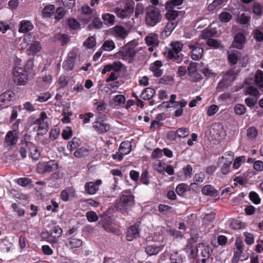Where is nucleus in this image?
Listing matches in <instances>:
<instances>
[{"mask_svg":"<svg viewBox=\"0 0 263 263\" xmlns=\"http://www.w3.org/2000/svg\"><path fill=\"white\" fill-rule=\"evenodd\" d=\"M33 61L28 60L22 68L20 66H15L13 68V81L19 85H24L29 77L33 75Z\"/></svg>","mask_w":263,"mask_h":263,"instance_id":"nucleus-1","label":"nucleus"},{"mask_svg":"<svg viewBox=\"0 0 263 263\" xmlns=\"http://www.w3.org/2000/svg\"><path fill=\"white\" fill-rule=\"evenodd\" d=\"M134 197L128 191H124L122 193L119 199L115 203V208L119 211L124 213L134 204Z\"/></svg>","mask_w":263,"mask_h":263,"instance_id":"nucleus-2","label":"nucleus"},{"mask_svg":"<svg viewBox=\"0 0 263 263\" xmlns=\"http://www.w3.org/2000/svg\"><path fill=\"white\" fill-rule=\"evenodd\" d=\"M162 19L160 10L154 6H149L145 10V22L147 26L154 27Z\"/></svg>","mask_w":263,"mask_h":263,"instance_id":"nucleus-3","label":"nucleus"},{"mask_svg":"<svg viewBox=\"0 0 263 263\" xmlns=\"http://www.w3.org/2000/svg\"><path fill=\"white\" fill-rule=\"evenodd\" d=\"M171 48H167L164 52L165 56L173 60L177 63H180L183 58V55L180 53L182 49L183 44L179 42H175L171 44Z\"/></svg>","mask_w":263,"mask_h":263,"instance_id":"nucleus-4","label":"nucleus"},{"mask_svg":"<svg viewBox=\"0 0 263 263\" xmlns=\"http://www.w3.org/2000/svg\"><path fill=\"white\" fill-rule=\"evenodd\" d=\"M63 231L59 226H55L49 232H43L41 233V237L46 239L50 243H55L58 241V238L61 236Z\"/></svg>","mask_w":263,"mask_h":263,"instance_id":"nucleus-5","label":"nucleus"},{"mask_svg":"<svg viewBox=\"0 0 263 263\" xmlns=\"http://www.w3.org/2000/svg\"><path fill=\"white\" fill-rule=\"evenodd\" d=\"M58 164L54 160H51L47 162H39L37 164L36 170L38 173L43 174L50 173L58 169Z\"/></svg>","mask_w":263,"mask_h":263,"instance_id":"nucleus-6","label":"nucleus"},{"mask_svg":"<svg viewBox=\"0 0 263 263\" xmlns=\"http://www.w3.org/2000/svg\"><path fill=\"white\" fill-rule=\"evenodd\" d=\"M212 251L210 246H205L203 243H199L197 247V255L199 257H202L201 262L202 263H205L206 260L210 257Z\"/></svg>","mask_w":263,"mask_h":263,"instance_id":"nucleus-7","label":"nucleus"},{"mask_svg":"<svg viewBox=\"0 0 263 263\" xmlns=\"http://www.w3.org/2000/svg\"><path fill=\"white\" fill-rule=\"evenodd\" d=\"M93 127L99 133H104L109 130V125L105 122L103 117H100L93 123Z\"/></svg>","mask_w":263,"mask_h":263,"instance_id":"nucleus-8","label":"nucleus"},{"mask_svg":"<svg viewBox=\"0 0 263 263\" xmlns=\"http://www.w3.org/2000/svg\"><path fill=\"white\" fill-rule=\"evenodd\" d=\"M18 138V133L16 130H10L6 135L5 143L7 146L15 145Z\"/></svg>","mask_w":263,"mask_h":263,"instance_id":"nucleus-9","label":"nucleus"},{"mask_svg":"<svg viewBox=\"0 0 263 263\" xmlns=\"http://www.w3.org/2000/svg\"><path fill=\"white\" fill-rule=\"evenodd\" d=\"M128 31L120 25H116L111 29V34L120 40H124L128 35Z\"/></svg>","mask_w":263,"mask_h":263,"instance_id":"nucleus-10","label":"nucleus"},{"mask_svg":"<svg viewBox=\"0 0 263 263\" xmlns=\"http://www.w3.org/2000/svg\"><path fill=\"white\" fill-rule=\"evenodd\" d=\"M14 96L12 91H7L0 95V106L6 107L11 105L10 102Z\"/></svg>","mask_w":263,"mask_h":263,"instance_id":"nucleus-11","label":"nucleus"},{"mask_svg":"<svg viewBox=\"0 0 263 263\" xmlns=\"http://www.w3.org/2000/svg\"><path fill=\"white\" fill-rule=\"evenodd\" d=\"M102 183L100 179L95 182H88L85 185V189L87 193L90 195H94L99 190V186Z\"/></svg>","mask_w":263,"mask_h":263,"instance_id":"nucleus-12","label":"nucleus"},{"mask_svg":"<svg viewBox=\"0 0 263 263\" xmlns=\"http://www.w3.org/2000/svg\"><path fill=\"white\" fill-rule=\"evenodd\" d=\"M189 47L190 49H192L191 56L193 60L197 61L201 58L203 54V49L199 47L197 43L195 45H190Z\"/></svg>","mask_w":263,"mask_h":263,"instance_id":"nucleus-13","label":"nucleus"},{"mask_svg":"<svg viewBox=\"0 0 263 263\" xmlns=\"http://www.w3.org/2000/svg\"><path fill=\"white\" fill-rule=\"evenodd\" d=\"M246 42V37L242 33L238 32L235 35L232 43L234 48L241 49Z\"/></svg>","mask_w":263,"mask_h":263,"instance_id":"nucleus-14","label":"nucleus"},{"mask_svg":"<svg viewBox=\"0 0 263 263\" xmlns=\"http://www.w3.org/2000/svg\"><path fill=\"white\" fill-rule=\"evenodd\" d=\"M140 230L138 226L133 225L130 226L127 231L126 239L128 241H132L134 239L139 236Z\"/></svg>","mask_w":263,"mask_h":263,"instance_id":"nucleus-15","label":"nucleus"},{"mask_svg":"<svg viewBox=\"0 0 263 263\" xmlns=\"http://www.w3.org/2000/svg\"><path fill=\"white\" fill-rule=\"evenodd\" d=\"M136 51L133 48L126 46L122 51H120L121 56L123 60H127L134 57Z\"/></svg>","mask_w":263,"mask_h":263,"instance_id":"nucleus-16","label":"nucleus"},{"mask_svg":"<svg viewBox=\"0 0 263 263\" xmlns=\"http://www.w3.org/2000/svg\"><path fill=\"white\" fill-rule=\"evenodd\" d=\"M145 43L148 46L155 47L158 45V36L157 34L151 33L145 37Z\"/></svg>","mask_w":263,"mask_h":263,"instance_id":"nucleus-17","label":"nucleus"},{"mask_svg":"<svg viewBox=\"0 0 263 263\" xmlns=\"http://www.w3.org/2000/svg\"><path fill=\"white\" fill-rule=\"evenodd\" d=\"M162 66L160 61H156L152 64L150 70L153 72L154 76L156 77H160L162 74V70L160 68Z\"/></svg>","mask_w":263,"mask_h":263,"instance_id":"nucleus-18","label":"nucleus"},{"mask_svg":"<svg viewBox=\"0 0 263 263\" xmlns=\"http://www.w3.org/2000/svg\"><path fill=\"white\" fill-rule=\"evenodd\" d=\"M254 82L258 88L263 90V71L261 70H257L254 75Z\"/></svg>","mask_w":263,"mask_h":263,"instance_id":"nucleus-19","label":"nucleus"},{"mask_svg":"<svg viewBox=\"0 0 263 263\" xmlns=\"http://www.w3.org/2000/svg\"><path fill=\"white\" fill-rule=\"evenodd\" d=\"M100 223L105 231L111 233L116 232V228L114 227L113 224L110 222L108 219H103L100 222Z\"/></svg>","mask_w":263,"mask_h":263,"instance_id":"nucleus-20","label":"nucleus"},{"mask_svg":"<svg viewBox=\"0 0 263 263\" xmlns=\"http://www.w3.org/2000/svg\"><path fill=\"white\" fill-rule=\"evenodd\" d=\"M82 241L80 239L71 237L67 240L66 243V246L71 249L77 248L81 246Z\"/></svg>","mask_w":263,"mask_h":263,"instance_id":"nucleus-21","label":"nucleus"},{"mask_svg":"<svg viewBox=\"0 0 263 263\" xmlns=\"http://www.w3.org/2000/svg\"><path fill=\"white\" fill-rule=\"evenodd\" d=\"M163 247V245L160 246H148L145 248V252L149 256L155 255L159 253Z\"/></svg>","mask_w":263,"mask_h":263,"instance_id":"nucleus-22","label":"nucleus"},{"mask_svg":"<svg viewBox=\"0 0 263 263\" xmlns=\"http://www.w3.org/2000/svg\"><path fill=\"white\" fill-rule=\"evenodd\" d=\"M120 153L126 155L129 154L132 150V144L128 141L122 142L119 147Z\"/></svg>","mask_w":263,"mask_h":263,"instance_id":"nucleus-23","label":"nucleus"},{"mask_svg":"<svg viewBox=\"0 0 263 263\" xmlns=\"http://www.w3.org/2000/svg\"><path fill=\"white\" fill-rule=\"evenodd\" d=\"M202 193L205 195L216 197L218 195V192L211 185H206L202 189Z\"/></svg>","mask_w":263,"mask_h":263,"instance_id":"nucleus-24","label":"nucleus"},{"mask_svg":"<svg viewBox=\"0 0 263 263\" xmlns=\"http://www.w3.org/2000/svg\"><path fill=\"white\" fill-rule=\"evenodd\" d=\"M240 70V69L239 67L235 66L229 69L224 76H227L230 82H233L235 80V76L239 72Z\"/></svg>","mask_w":263,"mask_h":263,"instance_id":"nucleus-25","label":"nucleus"},{"mask_svg":"<svg viewBox=\"0 0 263 263\" xmlns=\"http://www.w3.org/2000/svg\"><path fill=\"white\" fill-rule=\"evenodd\" d=\"M55 10V6L53 5H48L42 10V15L43 17H50L53 14Z\"/></svg>","mask_w":263,"mask_h":263,"instance_id":"nucleus-26","label":"nucleus"},{"mask_svg":"<svg viewBox=\"0 0 263 263\" xmlns=\"http://www.w3.org/2000/svg\"><path fill=\"white\" fill-rule=\"evenodd\" d=\"M32 29L33 26L31 22L28 21L24 20L21 22L18 30L20 32H26L31 30Z\"/></svg>","mask_w":263,"mask_h":263,"instance_id":"nucleus-27","label":"nucleus"},{"mask_svg":"<svg viewBox=\"0 0 263 263\" xmlns=\"http://www.w3.org/2000/svg\"><path fill=\"white\" fill-rule=\"evenodd\" d=\"M155 93V90L151 87L145 88L141 95V98L143 100H149L152 98Z\"/></svg>","mask_w":263,"mask_h":263,"instance_id":"nucleus-28","label":"nucleus"},{"mask_svg":"<svg viewBox=\"0 0 263 263\" xmlns=\"http://www.w3.org/2000/svg\"><path fill=\"white\" fill-rule=\"evenodd\" d=\"M177 25V23L176 22H169L166 25L163 32L162 34H164L165 36H169L172 31L175 28V27Z\"/></svg>","mask_w":263,"mask_h":263,"instance_id":"nucleus-29","label":"nucleus"},{"mask_svg":"<svg viewBox=\"0 0 263 263\" xmlns=\"http://www.w3.org/2000/svg\"><path fill=\"white\" fill-rule=\"evenodd\" d=\"M231 82H230V80H229V78L227 76H223L222 80L219 82L216 87L217 91H221L227 88L230 85V83Z\"/></svg>","mask_w":263,"mask_h":263,"instance_id":"nucleus-30","label":"nucleus"},{"mask_svg":"<svg viewBox=\"0 0 263 263\" xmlns=\"http://www.w3.org/2000/svg\"><path fill=\"white\" fill-rule=\"evenodd\" d=\"M197 241V238L192 237L187 240V244L185 247L184 249L187 253H190L191 256H193L194 254V250L193 243Z\"/></svg>","mask_w":263,"mask_h":263,"instance_id":"nucleus-31","label":"nucleus"},{"mask_svg":"<svg viewBox=\"0 0 263 263\" xmlns=\"http://www.w3.org/2000/svg\"><path fill=\"white\" fill-rule=\"evenodd\" d=\"M103 27V22L101 21L100 18L99 17H95L91 24H90L88 26V29L89 30H91L92 29H100L102 28Z\"/></svg>","mask_w":263,"mask_h":263,"instance_id":"nucleus-32","label":"nucleus"},{"mask_svg":"<svg viewBox=\"0 0 263 263\" xmlns=\"http://www.w3.org/2000/svg\"><path fill=\"white\" fill-rule=\"evenodd\" d=\"M102 18L104 21L105 24L113 25L115 23V16L110 13H105L102 15Z\"/></svg>","mask_w":263,"mask_h":263,"instance_id":"nucleus-33","label":"nucleus"},{"mask_svg":"<svg viewBox=\"0 0 263 263\" xmlns=\"http://www.w3.org/2000/svg\"><path fill=\"white\" fill-rule=\"evenodd\" d=\"M115 48V44L112 40H106L103 44L101 50L110 51L114 49Z\"/></svg>","mask_w":263,"mask_h":263,"instance_id":"nucleus-34","label":"nucleus"},{"mask_svg":"<svg viewBox=\"0 0 263 263\" xmlns=\"http://www.w3.org/2000/svg\"><path fill=\"white\" fill-rule=\"evenodd\" d=\"M80 143V140L74 137L68 142L67 148L72 152L79 146Z\"/></svg>","mask_w":263,"mask_h":263,"instance_id":"nucleus-35","label":"nucleus"},{"mask_svg":"<svg viewBox=\"0 0 263 263\" xmlns=\"http://www.w3.org/2000/svg\"><path fill=\"white\" fill-rule=\"evenodd\" d=\"M246 107L241 104H237L235 105L234 110L235 113L238 116H242L246 112Z\"/></svg>","mask_w":263,"mask_h":263,"instance_id":"nucleus-36","label":"nucleus"},{"mask_svg":"<svg viewBox=\"0 0 263 263\" xmlns=\"http://www.w3.org/2000/svg\"><path fill=\"white\" fill-rule=\"evenodd\" d=\"M88 151L87 148L85 147H81L80 148L77 149L74 152V156L78 158H81L85 156H86L88 154Z\"/></svg>","mask_w":263,"mask_h":263,"instance_id":"nucleus-37","label":"nucleus"},{"mask_svg":"<svg viewBox=\"0 0 263 263\" xmlns=\"http://www.w3.org/2000/svg\"><path fill=\"white\" fill-rule=\"evenodd\" d=\"M246 92L248 94L253 96L254 97H257L259 95L258 89L254 86L248 85V87H246Z\"/></svg>","mask_w":263,"mask_h":263,"instance_id":"nucleus-38","label":"nucleus"},{"mask_svg":"<svg viewBox=\"0 0 263 263\" xmlns=\"http://www.w3.org/2000/svg\"><path fill=\"white\" fill-rule=\"evenodd\" d=\"M219 20L223 23H228L232 18V15L228 12H221L219 16Z\"/></svg>","mask_w":263,"mask_h":263,"instance_id":"nucleus-39","label":"nucleus"},{"mask_svg":"<svg viewBox=\"0 0 263 263\" xmlns=\"http://www.w3.org/2000/svg\"><path fill=\"white\" fill-rule=\"evenodd\" d=\"M135 3L133 0H128L126 3L124 9L126 12L132 13L134 12Z\"/></svg>","mask_w":263,"mask_h":263,"instance_id":"nucleus-40","label":"nucleus"},{"mask_svg":"<svg viewBox=\"0 0 263 263\" xmlns=\"http://www.w3.org/2000/svg\"><path fill=\"white\" fill-rule=\"evenodd\" d=\"M178 16V11L176 10H168L165 14L166 18L170 22L174 21Z\"/></svg>","mask_w":263,"mask_h":263,"instance_id":"nucleus-41","label":"nucleus"},{"mask_svg":"<svg viewBox=\"0 0 263 263\" xmlns=\"http://www.w3.org/2000/svg\"><path fill=\"white\" fill-rule=\"evenodd\" d=\"M72 135V130L71 127L67 126L65 129H64L62 133V137L65 140H68Z\"/></svg>","mask_w":263,"mask_h":263,"instance_id":"nucleus-42","label":"nucleus"},{"mask_svg":"<svg viewBox=\"0 0 263 263\" xmlns=\"http://www.w3.org/2000/svg\"><path fill=\"white\" fill-rule=\"evenodd\" d=\"M197 63H191L187 67V74L190 77L193 76L197 71Z\"/></svg>","mask_w":263,"mask_h":263,"instance_id":"nucleus-43","label":"nucleus"},{"mask_svg":"<svg viewBox=\"0 0 263 263\" xmlns=\"http://www.w3.org/2000/svg\"><path fill=\"white\" fill-rule=\"evenodd\" d=\"M96 44V39L93 36H89L84 43V45L88 48H91Z\"/></svg>","mask_w":263,"mask_h":263,"instance_id":"nucleus-44","label":"nucleus"},{"mask_svg":"<svg viewBox=\"0 0 263 263\" xmlns=\"http://www.w3.org/2000/svg\"><path fill=\"white\" fill-rule=\"evenodd\" d=\"M170 260L171 263H182V256L178 253L171 254Z\"/></svg>","mask_w":263,"mask_h":263,"instance_id":"nucleus-45","label":"nucleus"},{"mask_svg":"<svg viewBox=\"0 0 263 263\" xmlns=\"http://www.w3.org/2000/svg\"><path fill=\"white\" fill-rule=\"evenodd\" d=\"M253 37L257 42H261L263 41V32L259 29H255L252 33Z\"/></svg>","mask_w":263,"mask_h":263,"instance_id":"nucleus-46","label":"nucleus"},{"mask_svg":"<svg viewBox=\"0 0 263 263\" xmlns=\"http://www.w3.org/2000/svg\"><path fill=\"white\" fill-rule=\"evenodd\" d=\"M177 136L180 138H185L189 134V132L186 128H179L176 131Z\"/></svg>","mask_w":263,"mask_h":263,"instance_id":"nucleus-47","label":"nucleus"},{"mask_svg":"<svg viewBox=\"0 0 263 263\" xmlns=\"http://www.w3.org/2000/svg\"><path fill=\"white\" fill-rule=\"evenodd\" d=\"M245 161V157L244 156H241L240 157H237L234 161L233 164V167L235 169H237L239 168L241 164Z\"/></svg>","mask_w":263,"mask_h":263,"instance_id":"nucleus-48","label":"nucleus"},{"mask_svg":"<svg viewBox=\"0 0 263 263\" xmlns=\"http://www.w3.org/2000/svg\"><path fill=\"white\" fill-rule=\"evenodd\" d=\"M117 16L120 18H124L127 16V12L124 9L117 8L115 10Z\"/></svg>","mask_w":263,"mask_h":263,"instance_id":"nucleus-49","label":"nucleus"},{"mask_svg":"<svg viewBox=\"0 0 263 263\" xmlns=\"http://www.w3.org/2000/svg\"><path fill=\"white\" fill-rule=\"evenodd\" d=\"M86 216L89 222H95L98 220L97 214L93 211L87 212Z\"/></svg>","mask_w":263,"mask_h":263,"instance_id":"nucleus-50","label":"nucleus"},{"mask_svg":"<svg viewBox=\"0 0 263 263\" xmlns=\"http://www.w3.org/2000/svg\"><path fill=\"white\" fill-rule=\"evenodd\" d=\"M232 164L231 160H226L221 166V171L223 175H227L229 173L230 166Z\"/></svg>","mask_w":263,"mask_h":263,"instance_id":"nucleus-51","label":"nucleus"},{"mask_svg":"<svg viewBox=\"0 0 263 263\" xmlns=\"http://www.w3.org/2000/svg\"><path fill=\"white\" fill-rule=\"evenodd\" d=\"M239 64L241 65V67H245L249 62V57L246 54H242L240 55L238 60Z\"/></svg>","mask_w":263,"mask_h":263,"instance_id":"nucleus-52","label":"nucleus"},{"mask_svg":"<svg viewBox=\"0 0 263 263\" xmlns=\"http://www.w3.org/2000/svg\"><path fill=\"white\" fill-rule=\"evenodd\" d=\"M250 199L256 204H258L260 202V199L258 195L255 192H251L249 194Z\"/></svg>","mask_w":263,"mask_h":263,"instance_id":"nucleus-53","label":"nucleus"},{"mask_svg":"<svg viewBox=\"0 0 263 263\" xmlns=\"http://www.w3.org/2000/svg\"><path fill=\"white\" fill-rule=\"evenodd\" d=\"M243 235L245 237V242L247 244L251 245L254 242V238L252 234L248 232H245L243 233Z\"/></svg>","mask_w":263,"mask_h":263,"instance_id":"nucleus-54","label":"nucleus"},{"mask_svg":"<svg viewBox=\"0 0 263 263\" xmlns=\"http://www.w3.org/2000/svg\"><path fill=\"white\" fill-rule=\"evenodd\" d=\"M65 14L64 9L62 7H59L57 9L55 13V18L57 20L62 19Z\"/></svg>","mask_w":263,"mask_h":263,"instance_id":"nucleus-55","label":"nucleus"},{"mask_svg":"<svg viewBox=\"0 0 263 263\" xmlns=\"http://www.w3.org/2000/svg\"><path fill=\"white\" fill-rule=\"evenodd\" d=\"M257 134V130L255 127H250L247 129V136L250 138H255Z\"/></svg>","mask_w":263,"mask_h":263,"instance_id":"nucleus-56","label":"nucleus"},{"mask_svg":"<svg viewBox=\"0 0 263 263\" xmlns=\"http://www.w3.org/2000/svg\"><path fill=\"white\" fill-rule=\"evenodd\" d=\"M187 187L188 185L187 184L181 183L177 186L176 191L179 195L181 196L185 192Z\"/></svg>","mask_w":263,"mask_h":263,"instance_id":"nucleus-57","label":"nucleus"},{"mask_svg":"<svg viewBox=\"0 0 263 263\" xmlns=\"http://www.w3.org/2000/svg\"><path fill=\"white\" fill-rule=\"evenodd\" d=\"M30 154L31 156V157L34 160H38L40 157V153L38 149L34 146H33L31 149H30Z\"/></svg>","mask_w":263,"mask_h":263,"instance_id":"nucleus-58","label":"nucleus"},{"mask_svg":"<svg viewBox=\"0 0 263 263\" xmlns=\"http://www.w3.org/2000/svg\"><path fill=\"white\" fill-rule=\"evenodd\" d=\"M200 71L203 73L204 76L206 78L215 77V73L208 67H203L200 70Z\"/></svg>","mask_w":263,"mask_h":263,"instance_id":"nucleus-59","label":"nucleus"},{"mask_svg":"<svg viewBox=\"0 0 263 263\" xmlns=\"http://www.w3.org/2000/svg\"><path fill=\"white\" fill-rule=\"evenodd\" d=\"M186 105L185 101H181L180 103V107L177 108L175 112V116L177 117H180L182 115L183 108Z\"/></svg>","mask_w":263,"mask_h":263,"instance_id":"nucleus-60","label":"nucleus"},{"mask_svg":"<svg viewBox=\"0 0 263 263\" xmlns=\"http://www.w3.org/2000/svg\"><path fill=\"white\" fill-rule=\"evenodd\" d=\"M148 172L147 170H145L143 171V172L142 173L140 177V181L141 183L145 184V185H148L149 184V181L147 179L148 177Z\"/></svg>","mask_w":263,"mask_h":263,"instance_id":"nucleus-61","label":"nucleus"},{"mask_svg":"<svg viewBox=\"0 0 263 263\" xmlns=\"http://www.w3.org/2000/svg\"><path fill=\"white\" fill-rule=\"evenodd\" d=\"M219 109V107L216 105H211L208 109L207 114L209 116H213Z\"/></svg>","mask_w":263,"mask_h":263,"instance_id":"nucleus-62","label":"nucleus"},{"mask_svg":"<svg viewBox=\"0 0 263 263\" xmlns=\"http://www.w3.org/2000/svg\"><path fill=\"white\" fill-rule=\"evenodd\" d=\"M57 38L61 42V45L62 46L66 45L69 40L68 36L65 34L57 35Z\"/></svg>","mask_w":263,"mask_h":263,"instance_id":"nucleus-63","label":"nucleus"},{"mask_svg":"<svg viewBox=\"0 0 263 263\" xmlns=\"http://www.w3.org/2000/svg\"><path fill=\"white\" fill-rule=\"evenodd\" d=\"M41 48L40 43L39 42H34L30 47V51L32 53H35L38 52Z\"/></svg>","mask_w":263,"mask_h":263,"instance_id":"nucleus-64","label":"nucleus"}]
</instances>
